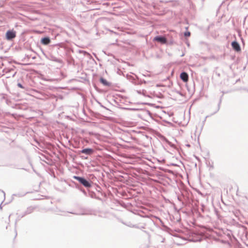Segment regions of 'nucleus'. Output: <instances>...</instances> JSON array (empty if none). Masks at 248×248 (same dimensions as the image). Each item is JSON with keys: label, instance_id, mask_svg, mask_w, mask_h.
<instances>
[{"label": "nucleus", "instance_id": "1", "mask_svg": "<svg viewBox=\"0 0 248 248\" xmlns=\"http://www.w3.org/2000/svg\"><path fill=\"white\" fill-rule=\"evenodd\" d=\"M73 179L77 180L79 182V183L82 185L86 188H90L91 187L92 185L91 182L85 179L84 177L78 176H74L73 177Z\"/></svg>", "mask_w": 248, "mask_h": 248}, {"label": "nucleus", "instance_id": "2", "mask_svg": "<svg viewBox=\"0 0 248 248\" xmlns=\"http://www.w3.org/2000/svg\"><path fill=\"white\" fill-rule=\"evenodd\" d=\"M16 37V31L12 30H8L6 33V38L7 40H12Z\"/></svg>", "mask_w": 248, "mask_h": 248}, {"label": "nucleus", "instance_id": "3", "mask_svg": "<svg viewBox=\"0 0 248 248\" xmlns=\"http://www.w3.org/2000/svg\"><path fill=\"white\" fill-rule=\"evenodd\" d=\"M35 208L32 206H30L28 207L26 210L21 214L19 215L18 217L22 218L24 216L31 214L34 211Z\"/></svg>", "mask_w": 248, "mask_h": 248}, {"label": "nucleus", "instance_id": "4", "mask_svg": "<svg viewBox=\"0 0 248 248\" xmlns=\"http://www.w3.org/2000/svg\"><path fill=\"white\" fill-rule=\"evenodd\" d=\"M154 41L160 42L162 44H165L167 42L166 38L164 36H161V35L156 36L154 38Z\"/></svg>", "mask_w": 248, "mask_h": 248}, {"label": "nucleus", "instance_id": "5", "mask_svg": "<svg viewBox=\"0 0 248 248\" xmlns=\"http://www.w3.org/2000/svg\"><path fill=\"white\" fill-rule=\"evenodd\" d=\"M232 48L236 51H239L241 50L240 46L239 43L236 41H233L232 43Z\"/></svg>", "mask_w": 248, "mask_h": 248}, {"label": "nucleus", "instance_id": "6", "mask_svg": "<svg viewBox=\"0 0 248 248\" xmlns=\"http://www.w3.org/2000/svg\"><path fill=\"white\" fill-rule=\"evenodd\" d=\"M180 78L185 82H186L188 80V75L186 72H183L180 74Z\"/></svg>", "mask_w": 248, "mask_h": 248}, {"label": "nucleus", "instance_id": "7", "mask_svg": "<svg viewBox=\"0 0 248 248\" xmlns=\"http://www.w3.org/2000/svg\"><path fill=\"white\" fill-rule=\"evenodd\" d=\"M93 150L92 148H85L80 151L81 153L86 155H91L93 154Z\"/></svg>", "mask_w": 248, "mask_h": 248}, {"label": "nucleus", "instance_id": "8", "mask_svg": "<svg viewBox=\"0 0 248 248\" xmlns=\"http://www.w3.org/2000/svg\"><path fill=\"white\" fill-rule=\"evenodd\" d=\"M100 82L103 84V85L107 87L110 86L111 83L110 82H108L106 79L103 78H100Z\"/></svg>", "mask_w": 248, "mask_h": 248}, {"label": "nucleus", "instance_id": "9", "mask_svg": "<svg viewBox=\"0 0 248 248\" xmlns=\"http://www.w3.org/2000/svg\"><path fill=\"white\" fill-rule=\"evenodd\" d=\"M41 42L42 44H43L45 45H47L50 43V40L49 37H46L43 38L41 39Z\"/></svg>", "mask_w": 248, "mask_h": 248}, {"label": "nucleus", "instance_id": "10", "mask_svg": "<svg viewBox=\"0 0 248 248\" xmlns=\"http://www.w3.org/2000/svg\"><path fill=\"white\" fill-rule=\"evenodd\" d=\"M79 53L83 54L84 56H86L89 58L92 57L91 55H90V54H89L88 52H87L85 51H84V50H79Z\"/></svg>", "mask_w": 248, "mask_h": 248}, {"label": "nucleus", "instance_id": "11", "mask_svg": "<svg viewBox=\"0 0 248 248\" xmlns=\"http://www.w3.org/2000/svg\"><path fill=\"white\" fill-rule=\"evenodd\" d=\"M170 2L172 3V6H176L179 4L178 2L176 1H170Z\"/></svg>", "mask_w": 248, "mask_h": 248}, {"label": "nucleus", "instance_id": "12", "mask_svg": "<svg viewBox=\"0 0 248 248\" xmlns=\"http://www.w3.org/2000/svg\"><path fill=\"white\" fill-rule=\"evenodd\" d=\"M221 102V100H220L219 102V103L218 104V106H217V110H216V111L213 114L216 113V112H217L219 110L220 105Z\"/></svg>", "mask_w": 248, "mask_h": 248}, {"label": "nucleus", "instance_id": "13", "mask_svg": "<svg viewBox=\"0 0 248 248\" xmlns=\"http://www.w3.org/2000/svg\"><path fill=\"white\" fill-rule=\"evenodd\" d=\"M17 86L18 87L20 88H22V89H26V87L25 86H23L22 85V84L20 83H18L17 84Z\"/></svg>", "mask_w": 248, "mask_h": 248}, {"label": "nucleus", "instance_id": "14", "mask_svg": "<svg viewBox=\"0 0 248 248\" xmlns=\"http://www.w3.org/2000/svg\"><path fill=\"white\" fill-rule=\"evenodd\" d=\"M185 37H189L190 35V32L189 31H186L184 33Z\"/></svg>", "mask_w": 248, "mask_h": 248}, {"label": "nucleus", "instance_id": "15", "mask_svg": "<svg viewBox=\"0 0 248 248\" xmlns=\"http://www.w3.org/2000/svg\"><path fill=\"white\" fill-rule=\"evenodd\" d=\"M228 235L229 237L230 238V239L232 240V237H231L232 234L228 233Z\"/></svg>", "mask_w": 248, "mask_h": 248}, {"label": "nucleus", "instance_id": "16", "mask_svg": "<svg viewBox=\"0 0 248 248\" xmlns=\"http://www.w3.org/2000/svg\"><path fill=\"white\" fill-rule=\"evenodd\" d=\"M0 191L3 193L4 197L5 198V192L3 190H0Z\"/></svg>", "mask_w": 248, "mask_h": 248}, {"label": "nucleus", "instance_id": "17", "mask_svg": "<svg viewBox=\"0 0 248 248\" xmlns=\"http://www.w3.org/2000/svg\"><path fill=\"white\" fill-rule=\"evenodd\" d=\"M2 202L1 203L0 205V209H2Z\"/></svg>", "mask_w": 248, "mask_h": 248}, {"label": "nucleus", "instance_id": "18", "mask_svg": "<svg viewBox=\"0 0 248 248\" xmlns=\"http://www.w3.org/2000/svg\"><path fill=\"white\" fill-rule=\"evenodd\" d=\"M54 61L55 62H59V60H57V59H55Z\"/></svg>", "mask_w": 248, "mask_h": 248}, {"label": "nucleus", "instance_id": "19", "mask_svg": "<svg viewBox=\"0 0 248 248\" xmlns=\"http://www.w3.org/2000/svg\"><path fill=\"white\" fill-rule=\"evenodd\" d=\"M137 92L139 94L141 93V91H138Z\"/></svg>", "mask_w": 248, "mask_h": 248}, {"label": "nucleus", "instance_id": "20", "mask_svg": "<svg viewBox=\"0 0 248 248\" xmlns=\"http://www.w3.org/2000/svg\"><path fill=\"white\" fill-rule=\"evenodd\" d=\"M232 238L234 239H235V237L233 236H232Z\"/></svg>", "mask_w": 248, "mask_h": 248}, {"label": "nucleus", "instance_id": "21", "mask_svg": "<svg viewBox=\"0 0 248 248\" xmlns=\"http://www.w3.org/2000/svg\"><path fill=\"white\" fill-rule=\"evenodd\" d=\"M65 212H64V214H62V215H65Z\"/></svg>", "mask_w": 248, "mask_h": 248}, {"label": "nucleus", "instance_id": "22", "mask_svg": "<svg viewBox=\"0 0 248 248\" xmlns=\"http://www.w3.org/2000/svg\"><path fill=\"white\" fill-rule=\"evenodd\" d=\"M65 212H64V214H62V215H65Z\"/></svg>", "mask_w": 248, "mask_h": 248}]
</instances>
